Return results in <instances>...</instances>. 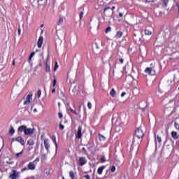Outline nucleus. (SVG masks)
Wrapping results in <instances>:
<instances>
[{"mask_svg": "<svg viewBox=\"0 0 179 179\" xmlns=\"http://www.w3.org/2000/svg\"><path fill=\"white\" fill-rule=\"evenodd\" d=\"M58 117L61 120V118H62V117H63L62 113H58Z\"/></svg>", "mask_w": 179, "mask_h": 179, "instance_id": "49530a36", "label": "nucleus"}, {"mask_svg": "<svg viewBox=\"0 0 179 179\" xmlns=\"http://www.w3.org/2000/svg\"><path fill=\"white\" fill-rule=\"evenodd\" d=\"M177 8H178V14H179V3L176 4Z\"/></svg>", "mask_w": 179, "mask_h": 179, "instance_id": "864d4df0", "label": "nucleus"}, {"mask_svg": "<svg viewBox=\"0 0 179 179\" xmlns=\"http://www.w3.org/2000/svg\"><path fill=\"white\" fill-rule=\"evenodd\" d=\"M58 68H59L58 62H55L54 71L55 72V71H57V69H58Z\"/></svg>", "mask_w": 179, "mask_h": 179, "instance_id": "473e14b6", "label": "nucleus"}, {"mask_svg": "<svg viewBox=\"0 0 179 179\" xmlns=\"http://www.w3.org/2000/svg\"><path fill=\"white\" fill-rule=\"evenodd\" d=\"M171 135L173 139H174L175 141H177V139H178L179 138V134L178 133H177V131H172Z\"/></svg>", "mask_w": 179, "mask_h": 179, "instance_id": "ddd939ff", "label": "nucleus"}, {"mask_svg": "<svg viewBox=\"0 0 179 179\" xmlns=\"http://www.w3.org/2000/svg\"><path fill=\"white\" fill-rule=\"evenodd\" d=\"M62 23H64V19L63 18H59L58 22H57L58 26H60V24H62Z\"/></svg>", "mask_w": 179, "mask_h": 179, "instance_id": "cd10ccee", "label": "nucleus"}, {"mask_svg": "<svg viewBox=\"0 0 179 179\" xmlns=\"http://www.w3.org/2000/svg\"><path fill=\"white\" fill-rule=\"evenodd\" d=\"M98 136H99V141H106V136H103L101 134H99Z\"/></svg>", "mask_w": 179, "mask_h": 179, "instance_id": "393cba45", "label": "nucleus"}, {"mask_svg": "<svg viewBox=\"0 0 179 179\" xmlns=\"http://www.w3.org/2000/svg\"><path fill=\"white\" fill-rule=\"evenodd\" d=\"M43 25L42 24V25L41 26V27H43Z\"/></svg>", "mask_w": 179, "mask_h": 179, "instance_id": "e2e57ef3", "label": "nucleus"}, {"mask_svg": "<svg viewBox=\"0 0 179 179\" xmlns=\"http://www.w3.org/2000/svg\"><path fill=\"white\" fill-rule=\"evenodd\" d=\"M101 3H104V1H101Z\"/></svg>", "mask_w": 179, "mask_h": 179, "instance_id": "13d9d810", "label": "nucleus"}, {"mask_svg": "<svg viewBox=\"0 0 179 179\" xmlns=\"http://www.w3.org/2000/svg\"><path fill=\"white\" fill-rule=\"evenodd\" d=\"M52 141L54 142L56 148H58V144L57 143V137L55 136V135L52 136Z\"/></svg>", "mask_w": 179, "mask_h": 179, "instance_id": "412c9836", "label": "nucleus"}, {"mask_svg": "<svg viewBox=\"0 0 179 179\" xmlns=\"http://www.w3.org/2000/svg\"><path fill=\"white\" fill-rule=\"evenodd\" d=\"M134 135L135 136L133 138L132 143L133 145H139L141 139H143V136H145V134L143 133V130H142V128H136Z\"/></svg>", "mask_w": 179, "mask_h": 179, "instance_id": "f257e3e1", "label": "nucleus"}, {"mask_svg": "<svg viewBox=\"0 0 179 179\" xmlns=\"http://www.w3.org/2000/svg\"><path fill=\"white\" fill-rule=\"evenodd\" d=\"M29 61H31V58H30V56L29 57Z\"/></svg>", "mask_w": 179, "mask_h": 179, "instance_id": "4d7b16f0", "label": "nucleus"}, {"mask_svg": "<svg viewBox=\"0 0 179 179\" xmlns=\"http://www.w3.org/2000/svg\"><path fill=\"white\" fill-rule=\"evenodd\" d=\"M33 100V94H29L27 96L26 100L24 102V106H29Z\"/></svg>", "mask_w": 179, "mask_h": 179, "instance_id": "39448f33", "label": "nucleus"}, {"mask_svg": "<svg viewBox=\"0 0 179 179\" xmlns=\"http://www.w3.org/2000/svg\"><path fill=\"white\" fill-rule=\"evenodd\" d=\"M52 93H55V87H53V89L52 90Z\"/></svg>", "mask_w": 179, "mask_h": 179, "instance_id": "603ef678", "label": "nucleus"}, {"mask_svg": "<svg viewBox=\"0 0 179 179\" xmlns=\"http://www.w3.org/2000/svg\"><path fill=\"white\" fill-rule=\"evenodd\" d=\"M17 31H18V36H20V34L22 32V30L20 29V27H19Z\"/></svg>", "mask_w": 179, "mask_h": 179, "instance_id": "de8ad7c7", "label": "nucleus"}, {"mask_svg": "<svg viewBox=\"0 0 179 179\" xmlns=\"http://www.w3.org/2000/svg\"><path fill=\"white\" fill-rule=\"evenodd\" d=\"M86 163H87V160L86 159V157H80L78 159V164L79 166H80L81 167L85 166V164H86Z\"/></svg>", "mask_w": 179, "mask_h": 179, "instance_id": "0eeeda50", "label": "nucleus"}, {"mask_svg": "<svg viewBox=\"0 0 179 179\" xmlns=\"http://www.w3.org/2000/svg\"><path fill=\"white\" fill-rule=\"evenodd\" d=\"M122 31H119L117 32L116 35H115V38H121L122 37Z\"/></svg>", "mask_w": 179, "mask_h": 179, "instance_id": "aec40b11", "label": "nucleus"}, {"mask_svg": "<svg viewBox=\"0 0 179 179\" xmlns=\"http://www.w3.org/2000/svg\"><path fill=\"white\" fill-rule=\"evenodd\" d=\"M104 169H106V166H99L97 170V174L101 176V174H103V170H104Z\"/></svg>", "mask_w": 179, "mask_h": 179, "instance_id": "dca6fc26", "label": "nucleus"}, {"mask_svg": "<svg viewBox=\"0 0 179 179\" xmlns=\"http://www.w3.org/2000/svg\"><path fill=\"white\" fill-rule=\"evenodd\" d=\"M12 173L9 176V178L10 179H17V177H19V172L13 169L12 170Z\"/></svg>", "mask_w": 179, "mask_h": 179, "instance_id": "423d86ee", "label": "nucleus"}, {"mask_svg": "<svg viewBox=\"0 0 179 179\" xmlns=\"http://www.w3.org/2000/svg\"><path fill=\"white\" fill-rule=\"evenodd\" d=\"M38 162H40V158L37 157L36 158V159L32 162H34V164H36V163H38Z\"/></svg>", "mask_w": 179, "mask_h": 179, "instance_id": "a19ab883", "label": "nucleus"}, {"mask_svg": "<svg viewBox=\"0 0 179 179\" xmlns=\"http://www.w3.org/2000/svg\"><path fill=\"white\" fill-rule=\"evenodd\" d=\"M11 142H18L19 143H20V145H22V146H24V145H26V142L22 136H17V138H11Z\"/></svg>", "mask_w": 179, "mask_h": 179, "instance_id": "7ed1b4c3", "label": "nucleus"}, {"mask_svg": "<svg viewBox=\"0 0 179 179\" xmlns=\"http://www.w3.org/2000/svg\"><path fill=\"white\" fill-rule=\"evenodd\" d=\"M120 17H122L124 16V14L122 13H119Z\"/></svg>", "mask_w": 179, "mask_h": 179, "instance_id": "09e8293b", "label": "nucleus"}, {"mask_svg": "<svg viewBox=\"0 0 179 179\" xmlns=\"http://www.w3.org/2000/svg\"><path fill=\"white\" fill-rule=\"evenodd\" d=\"M145 73H148L150 76H155L156 75V70L155 69H152L151 67H147L144 70Z\"/></svg>", "mask_w": 179, "mask_h": 179, "instance_id": "20e7f679", "label": "nucleus"}, {"mask_svg": "<svg viewBox=\"0 0 179 179\" xmlns=\"http://www.w3.org/2000/svg\"><path fill=\"white\" fill-rule=\"evenodd\" d=\"M125 94H127V93L122 92V93L121 94V97H124V96H125Z\"/></svg>", "mask_w": 179, "mask_h": 179, "instance_id": "8fccbe9b", "label": "nucleus"}, {"mask_svg": "<svg viewBox=\"0 0 179 179\" xmlns=\"http://www.w3.org/2000/svg\"><path fill=\"white\" fill-rule=\"evenodd\" d=\"M29 168L25 166L24 168L21 169V173H24V171H29Z\"/></svg>", "mask_w": 179, "mask_h": 179, "instance_id": "f704fd0d", "label": "nucleus"}, {"mask_svg": "<svg viewBox=\"0 0 179 179\" xmlns=\"http://www.w3.org/2000/svg\"><path fill=\"white\" fill-rule=\"evenodd\" d=\"M66 110L68 111H71L73 114H75V115H78V113H76V110H74L71 106H67Z\"/></svg>", "mask_w": 179, "mask_h": 179, "instance_id": "a211bd4d", "label": "nucleus"}, {"mask_svg": "<svg viewBox=\"0 0 179 179\" xmlns=\"http://www.w3.org/2000/svg\"><path fill=\"white\" fill-rule=\"evenodd\" d=\"M27 167L29 170H36V164L33 162H29L27 165Z\"/></svg>", "mask_w": 179, "mask_h": 179, "instance_id": "f8f14e48", "label": "nucleus"}, {"mask_svg": "<svg viewBox=\"0 0 179 179\" xmlns=\"http://www.w3.org/2000/svg\"><path fill=\"white\" fill-rule=\"evenodd\" d=\"M64 128H65V127L64 126V124H59V129H61V131H62L64 129Z\"/></svg>", "mask_w": 179, "mask_h": 179, "instance_id": "ea45409f", "label": "nucleus"}, {"mask_svg": "<svg viewBox=\"0 0 179 179\" xmlns=\"http://www.w3.org/2000/svg\"><path fill=\"white\" fill-rule=\"evenodd\" d=\"M174 127L176 129H178V131H179V124L177 122H174Z\"/></svg>", "mask_w": 179, "mask_h": 179, "instance_id": "72a5a7b5", "label": "nucleus"}, {"mask_svg": "<svg viewBox=\"0 0 179 179\" xmlns=\"http://www.w3.org/2000/svg\"><path fill=\"white\" fill-rule=\"evenodd\" d=\"M87 107H88V108H89L90 110L92 109V103L88 102V103H87Z\"/></svg>", "mask_w": 179, "mask_h": 179, "instance_id": "c03bdc74", "label": "nucleus"}, {"mask_svg": "<svg viewBox=\"0 0 179 179\" xmlns=\"http://www.w3.org/2000/svg\"><path fill=\"white\" fill-rule=\"evenodd\" d=\"M115 170H116L115 166L113 165L110 168V172L115 173Z\"/></svg>", "mask_w": 179, "mask_h": 179, "instance_id": "2f4dec72", "label": "nucleus"}, {"mask_svg": "<svg viewBox=\"0 0 179 179\" xmlns=\"http://www.w3.org/2000/svg\"><path fill=\"white\" fill-rule=\"evenodd\" d=\"M110 31H111V27H108L106 30H105V33H110Z\"/></svg>", "mask_w": 179, "mask_h": 179, "instance_id": "c9c22d12", "label": "nucleus"}, {"mask_svg": "<svg viewBox=\"0 0 179 179\" xmlns=\"http://www.w3.org/2000/svg\"><path fill=\"white\" fill-rule=\"evenodd\" d=\"M13 65L15 66V60L13 61Z\"/></svg>", "mask_w": 179, "mask_h": 179, "instance_id": "6e6d98bb", "label": "nucleus"}, {"mask_svg": "<svg viewBox=\"0 0 179 179\" xmlns=\"http://www.w3.org/2000/svg\"><path fill=\"white\" fill-rule=\"evenodd\" d=\"M30 1H36V0H30Z\"/></svg>", "mask_w": 179, "mask_h": 179, "instance_id": "680f3d73", "label": "nucleus"}, {"mask_svg": "<svg viewBox=\"0 0 179 179\" xmlns=\"http://www.w3.org/2000/svg\"><path fill=\"white\" fill-rule=\"evenodd\" d=\"M34 55V52H33L32 53H31L30 55V58H33V56Z\"/></svg>", "mask_w": 179, "mask_h": 179, "instance_id": "3c124183", "label": "nucleus"}, {"mask_svg": "<svg viewBox=\"0 0 179 179\" xmlns=\"http://www.w3.org/2000/svg\"><path fill=\"white\" fill-rule=\"evenodd\" d=\"M27 145L29 146H34V140L32 138H30L27 141Z\"/></svg>", "mask_w": 179, "mask_h": 179, "instance_id": "6ab92c4d", "label": "nucleus"}, {"mask_svg": "<svg viewBox=\"0 0 179 179\" xmlns=\"http://www.w3.org/2000/svg\"><path fill=\"white\" fill-rule=\"evenodd\" d=\"M53 87H55V85H57V77H55V76H54L53 77Z\"/></svg>", "mask_w": 179, "mask_h": 179, "instance_id": "c756f323", "label": "nucleus"}, {"mask_svg": "<svg viewBox=\"0 0 179 179\" xmlns=\"http://www.w3.org/2000/svg\"><path fill=\"white\" fill-rule=\"evenodd\" d=\"M143 111H145V108H143Z\"/></svg>", "mask_w": 179, "mask_h": 179, "instance_id": "052dcab7", "label": "nucleus"}, {"mask_svg": "<svg viewBox=\"0 0 179 179\" xmlns=\"http://www.w3.org/2000/svg\"><path fill=\"white\" fill-rule=\"evenodd\" d=\"M45 71L46 72H50V66L48 65V62L46 61L45 62Z\"/></svg>", "mask_w": 179, "mask_h": 179, "instance_id": "5701e85b", "label": "nucleus"}, {"mask_svg": "<svg viewBox=\"0 0 179 179\" xmlns=\"http://www.w3.org/2000/svg\"><path fill=\"white\" fill-rule=\"evenodd\" d=\"M37 96H38V99H40V97H41V90H38Z\"/></svg>", "mask_w": 179, "mask_h": 179, "instance_id": "e433bc0d", "label": "nucleus"}, {"mask_svg": "<svg viewBox=\"0 0 179 179\" xmlns=\"http://www.w3.org/2000/svg\"><path fill=\"white\" fill-rule=\"evenodd\" d=\"M163 3H164L165 6H167V4L169 3V0H163Z\"/></svg>", "mask_w": 179, "mask_h": 179, "instance_id": "79ce46f5", "label": "nucleus"}, {"mask_svg": "<svg viewBox=\"0 0 179 179\" xmlns=\"http://www.w3.org/2000/svg\"><path fill=\"white\" fill-rule=\"evenodd\" d=\"M119 62H120V64H124V59L123 58L119 59Z\"/></svg>", "mask_w": 179, "mask_h": 179, "instance_id": "a18cd8bd", "label": "nucleus"}, {"mask_svg": "<svg viewBox=\"0 0 179 179\" xmlns=\"http://www.w3.org/2000/svg\"><path fill=\"white\" fill-rule=\"evenodd\" d=\"M62 179H65V178L63 177Z\"/></svg>", "mask_w": 179, "mask_h": 179, "instance_id": "0e129e2a", "label": "nucleus"}, {"mask_svg": "<svg viewBox=\"0 0 179 179\" xmlns=\"http://www.w3.org/2000/svg\"><path fill=\"white\" fill-rule=\"evenodd\" d=\"M108 9H111V10H114L115 9V6H112V8L110 7H106L103 9V13H106V12H107V10H108Z\"/></svg>", "mask_w": 179, "mask_h": 179, "instance_id": "b1692460", "label": "nucleus"}, {"mask_svg": "<svg viewBox=\"0 0 179 179\" xmlns=\"http://www.w3.org/2000/svg\"><path fill=\"white\" fill-rule=\"evenodd\" d=\"M34 134V129L31 128H26L25 129V133H24V135L29 136V135H33Z\"/></svg>", "mask_w": 179, "mask_h": 179, "instance_id": "6e6552de", "label": "nucleus"}, {"mask_svg": "<svg viewBox=\"0 0 179 179\" xmlns=\"http://www.w3.org/2000/svg\"><path fill=\"white\" fill-rule=\"evenodd\" d=\"M43 36H41L38 40L37 44H38V48H41V46L43 45Z\"/></svg>", "mask_w": 179, "mask_h": 179, "instance_id": "4468645a", "label": "nucleus"}, {"mask_svg": "<svg viewBox=\"0 0 179 179\" xmlns=\"http://www.w3.org/2000/svg\"><path fill=\"white\" fill-rule=\"evenodd\" d=\"M43 144L46 150L48 151L50 150V144L48 143V138L44 139Z\"/></svg>", "mask_w": 179, "mask_h": 179, "instance_id": "2eb2a0df", "label": "nucleus"}, {"mask_svg": "<svg viewBox=\"0 0 179 179\" xmlns=\"http://www.w3.org/2000/svg\"><path fill=\"white\" fill-rule=\"evenodd\" d=\"M0 152H1V150H0Z\"/></svg>", "mask_w": 179, "mask_h": 179, "instance_id": "69168bd1", "label": "nucleus"}, {"mask_svg": "<svg viewBox=\"0 0 179 179\" xmlns=\"http://www.w3.org/2000/svg\"><path fill=\"white\" fill-rule=\"evenodd\" d=\"M9 134L10 135H13L15 134V129H13V127H10L9 130Z\"/></svg>", "mask_w": 179, "mask_h": 179, "instance_id": "c85d7f7f", "label": "nucleus"}, {"mask_svg": "<svg viewBox=\"0 0 179 179\" xmlns=\"http://www.w3.org/2000/svg\"><path fill=\"white\" fill-rule=\"evenodd\" d=\"M27 127L26 125H21L17 129L18 134H22V132H24V134L26 132V128Z\"/></svg>", "mask_w": 179, "mask_h": 179, "instance_id": "9d476101", "label": "nucleus"}, {"mask_svg": "<svg viewBox=\"0 0 179 179\" xmlns=\"http://www.w3.org/2000/svg\"><path fill=\"white\" fill-rule=\"evenodd\" d=\"M58 105H59V106H60V105H61V103H58Z\"/></svg>", "mask_w": 179, "mask_h": 179, "instance_id": "bf43d9fd", "label": "nucleus"}, {"mask_svg": "<svg viewBox=\"0 0 179 179\" xmlns=\"http://www.w3.org/2000/svg\"><path fill=\"white\" fill-rule=\"evenodd\" d=\"M69 176L71 179H75V173L72 171L69 172Z\"/></svg>", "mask_w": 179, "mask_h": 179, "instance_id": "bb28decb", "label": "nucleus"}, {"mask_svg": "<svg viewBox=\"0 0 179 179\" xmlns=\"http://www.w3.org/2000/svg\"><path fill=\"white\" fill-rule=\"evenodd\" d=\"M159 143V145L161 146L162 145V137L159 135L155 134V143Z\"/></svg>", "mask_w": 179, "mask_h": 179, "instance_id": "9b49d317", "label": "nucleus"}, {"mask_svg": "<svg viewBox=\"0 0 179 179\" xmlns=\"http://www.w3.org/2000/svg\"><path fill=\"white\" fill-rule=\"evenodd\" d=\"M85 13H83V11H81L79 14L80 16V20H82V17H83V15Z\"/></svg>", "mask_w": 179, "mask_h": 179, "instance_id": "58836bf2", "label": "nucleus"}, {"mask_svg": "<svg viewBox=\"0 0 179 179\" xmlns=\"http://www.w3.org/2000/svg\"><path fill=\"white\" fill-rule=\"evenodd\" d=\"M76 138L77 139H80L82 138V127H78V132L76 134Z\"/></svg>", "mask_w": 179, "mask_h": 179, "instance_id": "1a4fd4ad", "label": "nucleus"}, {"mask_svg": "<svg viewBox=\"0 0 179 179\" xmlns=\"http://www.w3.org/2000/svg\"><path fill=\"white\" fill-rule=\"evenodd\" d=\"M106 157H101L100 159V163H106Z\"/></svg>", "mask_w": 179, "mask_h": 179, "instance_id": "7c9ffc66", "label": "nucleus"}, {"mask_svg": "<svg viewBox=\"0 0 179 179\" xmlns=\"http://www.w3.org/2000/svg\"><path fill=\"white\" fill-rule=\"evenodd\" d=\"M144 32L145 36H152V29L150 28H146Z\"/></svg>", "mask_w": 179, "mask_h": 179, "instance_id": "f3484780", "label": "nucleus"}, {"mask_svg": "<svg viewBox=\"0 0 179 179\" xmlns=\"http://www.w3.org/2000/svg\"><path fill=\"white\" fill-rule=\"evenodd\" d=\"M176 107V101L174 99H171L169 101L168 103L165 105V109L164 113H167V111H170V113H173V110H174V108Z\"/></svg>", "mask_w": 179, "mask_h": 179, "instance_id": "f03ea898", "label": "nucleus"}, {"mask_svg": "<svg viewBox=\"0 0 179 179\" xmlns=\"http://www.w3.org/2000/svg\"><path fill=\"white\" fill-rule=\"evenodd\" d=\"M115 131L116 132H122V127H121V124L115 127Z\"/></svg>", "mask_w": 179, "mask_h": 179, "instance_id": "4be33fe9", "label": "nucleus"}, {"mask_svg": "<svg viewBox=\"0 0 179 179\" xmlns=\"http://www.w3.org/2000/svg\"><path fill=\"white\" fill-rule=\"evenodd\" d=\"M83 178H85V179H90V176H89V175H84L83 176Z\"/></svg>", "mask_w": 179, "mask_h": 179, "instance_id": "37998d69", "label": "nucleus"}, {"mask_svg": "<svg viewBox=\"0 0 179 179\" xmlns=\"http://www.w3.org/2000/svg\"><path fill=\"white\" fill-rule=\"evenodd\" d=\"M110 94L112 97H115V90H114V88H113L110 92Z\"/></svg>", "mask_w": 179, "mask_h": 179, "instance_id": "a878e982", "label": "nucleus"}, {"mask_svg": "<svg viewBox=\"0 0 179 179\" xmlns=\"http://www.w3.org/2000/svg\"><path fill=\"white\" fill-rule=\"evenodd\" d=\"M22 155H23V150H22L20 152L15 154V156H16V157H20V156H22Z\"/></svg>", "mask_w": 179, "mask_h": 179, "instance_id": "4c0bfd02", "label": "nucleus"}, {"mask_svg": "<svg viewBox=\"0 0 179 179\" xmlns=\"http://www.w3.org/2000/svg\"><path fill=\"white\" fill-rule=\"evenodd\" d=\"M82 150H84V152H86V149L85 148H83Z\"/></svg>", "mask_w": 179, "mask_h": 179, "instance_id": "5fc2aeb1", "label": "nucleus"}]
</instances>
